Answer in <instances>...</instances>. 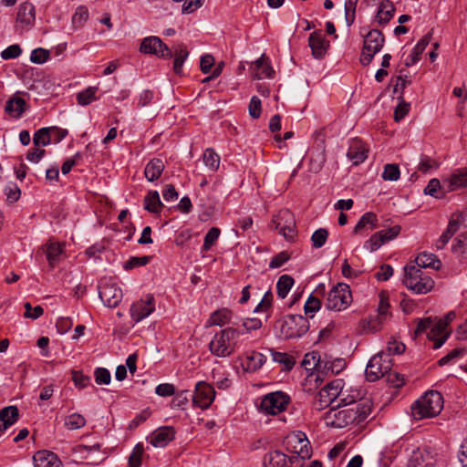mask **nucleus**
I'll return each instance as SVG.
<instances>
[{
	"instance_id": "f257e3e1",
	"label": "nucleus",
	"mask_w": 467,
	"mask_h": 467,
	"mask_svg": "<svg viewBox=\"0 0 467 467\" xmlns=\"http://www.w3.org/2000/svg\"><path fill=\"white\" fill-rule=\"evenodd\" d=\"M371 412V401L360 400L352 407L339 410L336 405L325 414L327 426L342 429L353 423L364 421Z\"/></svg>"
},
{
	"instance_id": "f03ea898",
	"label": "nucleus",
	"mask_w": 467,
	"mask_h": 467,
	"mask_svg": "<svg viewBox=\"0 0 467 467\" xmlns=\"http://www.w3.org/2000/svg\"><path fill=\"white\" fill-rule=\"evenodd\" d=\"M243 331L239 328L227 327L216 333L209 344L212 354L219 358L231 356L237 346V341Z\"/></svg>"
},
{
	"instance_id": "7ed1b4c3",
	"label": "nucleus",
	"mask_w": 467,
	"mask_h": 467,
	"mask_svg": "<svg viewBox=\"0 0 467 467\" xmlns=\"http://www.w3.org/2000/svg\"><path fill=\"white\" fill-rule=\"evenodd\" d=\"M443 408V398L438 391L425 393L411 406V415L417 420L432 418L440 414Z\"/></svg>"
},
{
	"instance_id": "20e7f679",
	"label": "nucleus",
	"mask_w": 467,
	"mask_h": 467,
	"mask_svg": "<svg viewBox=\"0 0 467 467\" xmlns=\"http://www.w3.org/2000/svg\"><path fill=\"white\" fill-rule=\"evenodd\" d=\"M404 285L415 294H427L434 287L433 279L419 266L409 265L404 267Z\"/></svg>"
},
{
	"instance_id": "39448f33",
	"label": "nucleus",
	"mask_w": 467,
	"mask_h": 467,
	"mask_svg": "<svg viewBox=\"0 0 467 467\" xmlns=\"http://www.w3.org/2000/svg\"><path fill=\"white\" fill-rule=\"evenodd\" d=\"M275 328L285 339L300 337L309 329V322L301 315H286L276 321Z\"/></svg>"
},
{
	"instance_id": "423d86ee",
	"label": "nucleus",
	"mask_w": 467,
	"mask_h": 467,
	"mask_svg": "<svg viewBox=\"0 0 467 467\" xmlns=\"http://www.w3.org/2000/svg\"><path fill=\"white\" fill-rule=\"evenodd\" d=\"M345 382L341 379H334L325 385L315 397L314 407L317 410H322L337 401V398L343 395Z\"/></svg>"
},
{
	"instance_id": "0eeeda50",
	"label": "nucleus",
	"mask_w": 467,
	"mask_h": 467,
	"mask_svg": "<svg viewBox=\"0 0 467 467\" xmlns=\"http://www.w3.org/2000/svg\"><path fill=\"white\" fill-rule=\"evenodd\" d=\"M385 37L381 31L378 29L370 30L364 37L363 48L360 55V63L368 66L373 59L374 56L383 47Z\"/></svg>"
},
{
	"instance_id": "6e6552de",
	"label": "nucleus",
	"mask_w": 467,
	"mask_h": 467,
	"mask_svg": "<svg viewBox=\"0 0 467 467\" xmlns=\"http://www.w3.org/2000/svg\"><path fill=\"white\" fill-rule=\"evenodd\" d=\"M392 368V358L384 352L374 355L368 361L366 368V378L368 381L374 382L387 375Z\"/></svg>"
},
{
	"instance_id": "1a4fd4ad",
	"label": "nucleus",
	"mask_w": 467,
	"mask_h": 467,
	"mask_svg": "<svg viewBox=\"0 0 467 467\" xmlns=\"http://www.w3.org/2000/svg\"><path fill=\"white\" fill-rule=\"evenodd\" d=\"M352 302V295L347 284L339 283L328 293L326 306L329 310L341 311Z\"/></svg>"
},
{
	"instance_id": "9d476101",
	"label": "nucleus",
	"mask_w": 467,
	"mask_h": 467,
	"mask_svg": "<svg viewBox=\"0 0 467 467\" xmlns=\"http://www.w3.org/2000/svg\"><path fill=\"white\" fill-rule=\"evenodd\" d=\"M272 224L286 240H291L296 235V220L288 209L281 210L274 216Z\"/></svg>"
},
{
	"instance_id": "9b49d317",
	"label": "nucleus",
	"mask_w": 467,
	"mask_h": 467,
	"mask_svg": "<svg viewBox=\"0 0 467 467\" xmlns=\"http://www.w3.org/2000/svg\"><path fill=\"white\" fill-rule=\"evenodd\" d=\"M288 402L289 397L284 392H271L262 399L260 410L266 414L275 415L285 410Z\"/></svg>"
},
{
	"instance_id": "f8f14e48",
	"label": "nucleus",
	"mask_w": 467,
	"mask_h": 467,
	"mask_svg": "<svg viewBox=\"0 0 467 467\" xmlns=\"http://www.w3.org/2000/svg\"><path fill=\"white\" fill-rule=\"evenodd\" d=\"M155 310V299L152 294L133 302L130 307L132 321L137 324L148 317Z\"/></svg>"
},
{
	"instance_id": "ddd939ff",
	"label": "nucleus",
	"mask_w": 467,
	"mask_h": 467,
	"mask_svg": "<svg viewBox=\"0 0 467 467\" xmlns=\"http://www.w3.org/2000/svg\"><path fill=\"white\" fill-rule=\"evenodd\" d=\"M140 51L144 54H152L163 58L171 57L172 56V52L167 45L164 44L160 37L154 36L143 38L140 47Z\"/></svg>"
},
{
	"instance_id": "4468645a",
	"label": "nucleus",
	"mask_w": 467,
	"mask_h": 467,
	"mask_svg": "<svg viewBox=\"0 0 467 467\" xmlns=\"http://www.w3.org/2000/svg\"><path fill=\"white\" fill-rule=\"evenodd\" d=\"M192 402L201 409H207L215 398L214 388L203 381H200L195 386L194 394L192 396Z\"/></svg>"
},
{
	"instance_id": "2eb2a0df",
	"label": "nucleus",
	"mask_w": 467,
	"mask_h": 467,
	"mask_svg": "<svg viewBox=\"0 0 467 467\" xmlns=\"http://www.w3.org/2000/svg\"><path fill=\"white\" fill-rule=\"evenodd\" d=\"M99 296L109 307H116L122 299V291L115 284L105 282L99 285Z\"/></svg>"
},
{
	"instance_id": "dca6fc26",
	"label": "nucleus",
	"mask_w": 467,
	"mask_h": 467,
	"mask_svg": "<svg viewBox=\"0 0 467 467\" xmlns=\"http://www.w3.org/2000/svg\"><path fill=\"white\" fill-rule=\"evenodd\" d=\"M286 445L294 453L303 457L311 456V447L305 433L298 431L287 437Z\"/></svg>"
},
{
	"instance_id": "f3484780",
	"label": "nucleus",
	"mask_w": 467,
	"mask_h": 467,
	"mask_svg": "<svg viewBox=\"0 0 467 467\" xmlns=\"http://www.w3.org/2000/svg\"><path fill=\"white\" fill-rule=\"evenodd\" d=\"M36 19L35 7L31 3L25 2L19 5L16 26L22 31L29 30Z\"/></svg>"
},
{
	"instance_id": "a211bd4d",
	"label": "nucleus",
	"mask_w": 467,
	"mask_h": 467,
	"mask_svg": "<svg viewBox=\"0 0 467 467\" xmlns=\"http://www.w3.org/2000/svg\"><path fill=\"white\" fill-rule=\"evenodd\" d=\"M447 192L467 189V167L457 168L445 177Z\"/></svg>"
},
{
	"instance_id": "6ab92c4d",
	"label": "nucleus",
	"mask_w": 467,
	"mask_h": 467,
	"mask_svg": "<svg viewBox=\"0 0 467 467\" xmlns=\"http://www.w3.org/2000/svg\"><path fill=\"white\" fill-rule=\"evenodd\" d=\"M308 45L312 50L313 57L317 59L322 58L329 47L328 41L325 39V36L320 30L310 34Z\"/></svg>"
},
{
	"instance_id": "aec40b11",
	"label": "nucleus",
	"mask_w": 467,
	"mask_h": 467,
	"mask_svg": "<svg viewBox=\"0 0 467 467\" xmlns=\"http://www.w3.org/2000/svg\"><path fill=\"white\" fill-rule=\"evenodd\" d=\"M175 437V431L172 427H161L154 431L150 438L149 442L156 448H164L173 441Z\"/></svg>"
},
{
	"instance_id": "412c9836",
	"label": "nucleus",
	"mask_w": 467,
	"mask_h": 467,
	"mask_svg": "<svg viewBox=\"0 0 467 467\" xmlns=\"http://www.w3.org/2000/svg\"><path fill=\"white\" fill-rule=\"evenodd\" d=\"M368 151L366 145L360 140L356 139L350 142L347 156L354 165H358L368 158Z\"/></svg>"
},
{
	"instance_id": "4be33fe9",
	"label": "nucleus",
	"mask_w": 467,
	"mask_h": 467,
	"mask_svg": "<svg viewBox=\"0 0 467 467\" xmlns=\"http://www.w3.org/2000/svg\"><path fill=\"white\" fill-rule=\"evenodd\" d=\"M33 459L35 467H62L61 461L52 451H37Z\"/></svg>"
},
{
	"instance_id": "5701e85b",
	"label": "nucleus",
	"mask_w": 467,
	"mask_h": 467,
	"mask_svg": "<svg viewBox=\"0 0 467 467\" xmlns=\"http://www.w3.org/2000/svg\"><path fill=\"white\" fill-rule=\"evenodd\" d=\"M431 39V34L425 35L414 47L411 53L405 59V66L410 67L420 59L421 53L425 50Z\"/></svg>"
},
{
	"instance_id": "b1692460",
	"label": "nucleus",
	"mask_w": 467,
	"mask_h": 467,
	"mask_svg": "<svg viewBox=\"0 0 467 467\" xmlns=\"http://www.w3.org/2000/svg\"><path fill=\"white\" fill-rule=\"evenodd\" d=\"M165 165L162 160L154 158L146 164L144 175L149 182H155L161 177Z\"/></svg>"
},
{
	"instance_id": "393cba45",
	"label": "nucleus",
	"mask_w": 467,
	"mask_h": 467,
	"mask_svg": "<svg viewBox=\"0 0 467 467\" xmlns=\"http://www.w3.org/2000/svg\"><path fill=\"white\" fill-rule=\"evenodd\" d=\"M445 186V178L441 182L439 179H431L424 188V193L436 199H442L449 192Z\"/></svg>"
},
{
	"instance_id": "a878e982",
	"label": "nucleus",
	"mask_w": 467,
	"mask_h": 467,
	"mask_svg": "<svg viewBox=\"0 0 467 467\" xmlns=\"http://www.w3.org/2000/svg\"><path fill=\"white\" fill-rule=\"evenodd\" d=\"M415 266H419L421 270L423 268L440 269L441 266V261L431 253L423 252L420 254L415 260Z\"/></svg>"
},
{
	"instance_id": "bb28decb",
	"label": "nucleus",
	"mask_w": 467,
	"mask_h": 467,
	"mask_svg": "<svg viewBox=\"0 0 467 467\" xmlns=\"http://www.w3.org/2000/svg\"><path fill=\"white\" fill-rule=\"evenodd\" d=\"M395 6L389 0H383L379 6L376 19L379 24H387L394 16Z\"/></svg>"
},
{
	"instance_id": "cd10ccee",
	"label": "nucleus",
	"mask_w": 467,
	"mask_h": 467,
	"mask_svg": "<svg viewBox=\"0 0 467 467\" xmlns=\"http://www.w3.org/2000/svg\"><path fill=\"white\" fill-rule=\"evenodd\" d=\"M343 392H344V394L340 395L337 398V401L336 404L337 408L352 407V406H355L356 404H358L360 400H362L360 398V392L357 389H350V390L343 389Z\"/></svg>"
},
{
	"instance_id": "c85d7f7f",
	"label": "nucleus",
	"mask_w": 467,
	"mask_h": 467,
	"mask_svg": "<svg viewBox=\"0 0 467 467\" xmlns=\"http://www.w3.org/2000/svg\"><path fill=\"white\" fill-rule=\"evenodd\" d=\"M26 109V101L20 97H15L7 100L5 110L10 116L19 118Z\"/></svg>"
},
{
	"instance_id": "c756f323",
	"label": "nucleus",
	"mask_w": 467,
	"mask_h": 467,
	"mask_svg": "<svg viewBox=\"0 0 467 467\" xmlns=\"http://www.w3.org/2000/svg\"><path fill=\"white\" fill-rule=\"evenodd\" d=\"M265 467H286L287 456L280 451L268 452L264 459Z\"/></svg>"
},
{
	"instance_id": "7c9ffc66",
	"label": "nucleus",
	"mask_w": 467,
	"mask_h": 467,
	"mask_svg": "<svg viewBox=\"0 0 467 467\" xmlns=\"http://www.w3.org/2000/svg\"><path fill=\"white\" fill-rule=\"evenodd\" d=\"M162 202L157 191H150L144 198V209L151 213H159Z\"/></svg>"
},
{
	"instance_id": "2f4dec72",
	"label": "nucleus",
	"mask_w": 467,
	"mask_h": 467,
	"mask_svg": "<svg viewBox=\"0 0 467 467\" xmlns=\"http://www.w3.org/2000/svg\"><path fill=\"white\" fill-rule=\"evenodd\" d=\"M274 70L272 67L266 62L265 55H262L261 57L255 61L254 77L262 79L265 78H272Z\"/></svg>"
},
{
	"instance_id": "473e14b6",
	"label": "nucleus",
	"mask_w": 467,
	"mask_h": 467,
	"mask_svg": "<svg viewBox=\"0 0 467 467\" xmlns=\"http://www.w3.org/2000/svg\"><path fill=\"white\" fill-rule=\"evenodd\" d=\"M89 16L88 9L85 5L77 7L71 17V26L74 30H78L84 26Z\"/></svg>"
},
{
	"instance_id": "72a5a7b5",
	"label": "nucleus",
	"mask_w": 467,
	"mask_h": 467,
	"mask_svg": "<svg viewBox=\"0 0 467 467\" xmlns=\"http://www.w3.org/2000/svg\"><path fill=\"white\" fill-rule=\"evenodd\" d=\"M293 285L294 279L292 276L288 275H281L276 283L277 296L282 299L285 298Z\"/></svg>"
},
{
	"instance_id": "f704fd0d",
	"label": "nucleus",
	"mask_w": 467,
	"mask_h": 467,
	"mask_svg": "<svg viewBox=\"0 0 467 467\" xmlns=\"http://www.w3.org/2000/svg\"><path fill=\"white\" fill-rule=\"evenodd\" d=\"M265 360L266 358L262 353L254 351L246 356L245 369L255 371L265 364Z\"/></svg>"
},
{
	"instance_id": "c9c22d12",
	"label": "nucleus",
	"mask_w": 467,
	"mask_h": 467,
	"mask_svg": "<svg viewBox=\"0 0 467 467\" xmlns=\"http://www.w3.org/2000/svg\"><path fill=\"white\" fill-rule=\"evenodd\" d=\"M377 222V215L374 213H366L360 217L359 221L356 224L354 232L358 234L367 225H368L370 229L373 230L378 227Z\"/></svg>"
},
{
	"instance_id": "e433bc0d",
	"label": "nucleus",
	"mask_w": 467,
	"mask_h": 467,
	"mask_svg": "<svg viewBox=\"0 0 467 467\" xmlns=\"http://www.w3.org/2000/svg\"><path fill=\"white\" fill-rule=\"evenodd\" d=\"M232 313L226 308L214 311L209 318L210 325L223 327L231 319Z\"/></svg>"
},
{
	"instance_id": "4c0bfd02",
	"label": "nucleus",
	"mask_w": 467,
	"mask_h": 467,
	"mask_svg": "<svg viewBox=\"0 0 467 467\" xmlns=\"http://www.w3.org/2000/svg\"><path fill=\"white\" fill-rule=\"evenodd\" d=\"M188 56L189 52L187 51L185 46L182 44L179 45L174 51L173 70L176 74L182 73V65Z\"/></svg>"
},
{
	"instance_id": "58836bf2",
	"label": "nucleus",
	"mask_w": 467,
	"mask_h": 467,
	"mask_svg": "<svg viewBox=\"0 0 467 467\" xmlns=\"http://www.w3.org/2000/svg\"><path fill=\"white\" fill-rule=\"evenodd\" d=\"M203 162L211 171H215L220 166V156L213 149H206L202 155Z\"/></svg>"
},
{
	"instance_id": "ea45409f",
	"label": "nucleus",
	"mask_w": 467,
	"mask_h": 467,
	"mask_svg": "<svg viewBox=\"0 0 467 467\" xmlns=\"http://www.w3.org/2000/svg\"><path fill=\"white\" fill-rule=\"evenodd\" d=\"M97 90V87H88V88L78 93V103L81 106H88L93 101H96L98 99V98L96 97Z\"/></svg>"
},
{
	"instance_id": "a19ab883",
	"label": "nucleus",
	"mask_w": 467,
	"mask_h": 467,
	"mask_svg": "<svg viewBox=\"0 0 467 467\" xmlns=\"http://www.w3.org/2000/svg\"><path fill=\"white\" fill-rule=\"evenodd\" d=\"M63 250L59 244L50 243L47 247V259L48 261L49 265L53 268L56 266L58 262L59 255L62 254Z\"/></svg>"
},
{
	"instance_id": "79ce46f5",
	"label": "nucleus",
	"mask_w": 467,
	"mask_h": 467,
	"mask_svg": "<svg viewBox=\"0 0 467 467\" xmlns=\"http://www.w3.org/2000/svg\"><path fill=\"white\" fill-rule=\"evenodd\" d=\"M273 360L276 363L282 364L285 370H290L296 364L294 358L286 353L271 351Z\"/></svg>"
},
{
	"instance_id": "37998d69",
	"label": "nucleus",
	"mask_w": 467,
	"mask_h": 467,
	"mask_svg": "<svg viewBox=\"0 0 467 467\" xmlns=\"http://www.w3.org/2000/svg\"><path fill=\"white\" fill-rule=\"evenodd\" d=\"M54 128H41L39 129L33 137L34 145L38 146H47L51 143L50 139V130Z\"/></svg>"
},
{
	"instance_id": "c03bdc74",
	"label": "nucleus",
	"mask_w": 467,
	"mask_h": 467,
	"mask_svg": "<svg viewBox=\"0 0 467 467\" xmlns=\"http://www.w3.org/2000/svg\"><path fill=\"white\" fill-rule=\"evenodd\" d=\"M440 167L439 161L427 155H421L418 165V170L423 173H429Z\"/></svg>"
},
{
	"instance_id": "a18cd8bd",
	"label": "nucleus",
	"mask_w": 467,
	"mask_h": 467,
	"mask_svg": "<svg viewBox=\"0 0 467 467\" xmlns=\"http://www.w3.org/2000/svg\"><path fill=\"white\" fill-rule=\"evenodd\" d=\"M85 424L86 419L79 413H72L65 419V426L70 431L78 430Z\"/></svg>"
},
{
	"instance_id": "49530a36",
	"label": "nucleus",
	"mask_w": 467,
	"mask_h": 467,
	"mask_svg": "<svg viewBox=\"0 0 467 467\" xmlns=\"http://www.w3.org/2000/svg\"><path fill=\"white\" fill-rule=\"evenodd\" d=\"M381 177L384 181L396 182L400 177V171L398 164L389 163L383 168Z\"/></svg>"
},
{
	"instance_id": "de8ad7c7",
	"label": "nucleus",
	"mask_w": 467,
	"mask_h": 467,
	"mask_svg": "<svg viewBox=\"0 0 467 467\" xmlns=\"http://www.w3.org/2000/svg\"><path fill=\"white\" fill-rule=\"evenodd\" d=\"M327 237L328 232L327 229L319 228L316 230L311 236L313 247L316 249L321 248L326 244Z\"/></svg>"
},
{
	"instance_id": "09e8293b",
	"label": "nucleus",
	"mask_w": 467,
	"mask_h": 467,
	"mask_svg": "<svg viewBox=\"0 0 467 467\" xmlns=\"http://www.w3.org/2000/svg\"><path fill=\"white\" fill-rule=\"evenodd\" d=\"M143 451L144 447L141 443L135 445L129 457V467H140Z\"/></svg>"
},
{
	"instance_id": "8fccbe9b",
	"label": "nucleus",
	"mask_w": 467,
	"mask_h": 467,
	"mask_svg": "<svg viewBox=\"0 0 467 467\" xmlns=\"http://www.w3.org/2000/svg\"><path fill=\"white\" fill-rule=\"evenodd\" d=\"M150 256L143 255V256H131L130 257L124 264L125 270H131L136 267L146 265L150 261Z\"/></svg>"
},
{
	"instance_id": "3c124183",
	"label": "nucleus",
	"mask_w": 467,
	"mask_h": 467,
	"mask_svg": "<svg viewBox=\"0 0 467 467\" xmlns=\"http://www.w3.org/2000/svg\"><path fill=\"white\" fill-rule=\"evenodd\" d=\"M221 231L217 227L211 228L204 236L202 250L208 251L214 244L220 236Z\"/></svg>"
},
{
	"instance_id": "603ef678",
	"label": "nucleus",
	"mask_w": 467,
	"mask_h": 467,
	"mask_svg": "<svg viewBox=\"0 0 467 467\" xmlns=\"http://www.w3.org/2000/svg\"><path fill=\"white\" fill-rule=\"evenodd\" d=\"M382 236L383 234L377 232L364 243V248L369 252L378 250L385 243Z\"/></svg>"
},
{
	"instance_id": "864d4df0",
	"label": "nucleus",
	"mask_w": 467,
	"mask_h": 467,
	"mask_svg": "<svg viewBox=\"0 0 467 467\" xmlns=\"http://www.w3.org/2000/svg\"><path fill=\"white\" fill-rule=\"evenodd\" d=\"M321 307L320 300L313 296H309L304 306L305 314L313 317L314 314Z\"/></svg>"
},
{
	"instance_id": "5fc2aeb1",
	"label": "nucleus",
	"mask_w": 467,
	"mask_h": 467,
	"mask_svg": "<svg viewBox=\"0 0 467 467\" xmlns=\"http://www.w3.org/2000/svg\"><path fill=\"white\" fill-rule=\"evenodd\" d=\"M452 251L455 254L467 255V232L458 235L455 244L452 245Z\"/></svg>"
},
{
	"instance_id": "6e6d98bb",
	"label": "nucleus",
	"mask_w": 467,
	"mask_h": 467,
	"mask_svg": "<svg viewBox=\"0 0 467 467\" xmlns=\"http://www.w3.org/2000/svg\"><path fill=\"white\" fill-rule=\"evenodd\" d=\"M49 58V51L38 47L34 49L30 54V61L35 64H43Z\"/></svg>"
},
{
	"instance_id": "4d7b16f0",
	"label": "nucleus",
	"mask_w": 467,
	"mask_h": 467,
	"mask_svg": "<svg viewBox=\"0 0 467 467\" xmlns=\"http://www.w3.org/2000/svg\"><path fill=\"white\" fill-rule=\"evenodd\" d=\"M192 395L189 390H182L178 392L171 400L172 408H182L189 402L190 397Z\"/></svg>"
},
{
	"instance_id": "13d9d810",
	"label": "nucleus",
	"mask_w": 467,
	"mask_h": 467,
	"mask_svg": "<svg viewBox=\"0 0 467 467\" xmlns=\"http://www.w3.org/2000/svg\"><path fill=\"white\" fill-rule=\"evenodd\" d=\"M95 381L99 385H109L111 380L110 372L104 368H98L94 372Z\"/></svg>"
},
{
	"instance_id": "bf43d9fd",
	"label": "nucleus",
	"mask_w": 467,
	"mask_h": 467,
	"mask_svg": "<svg viewBox=\"0 0 467 467\" xmlns=\"http://www.w3.org/2000/svg\"><path fill=\"white\" fill-rule=\"evenodd\" d=\"M407 467H433V463L431 461L424 460L420 452H414Z\"/></svg>"
},
{
	"instance_id": "052dcab7",
	"label": "nucleus",
	"mask_w": 467,
	"mask_h": 467,
	"mask_svg": "<svg viewBox=\"0 0 467 467\" xmlns=\"http://www.w3.org/2000/svg\"><path fill=\"white\" fill-rule=\"evenodd\" d=\"M22 53V49L19 45L14 44L7 47L1 52V57L4 60H9L18 57Z\"/></svg>"
},
{
	"instance_id": "680f3d73",
	"label": "nucleus",
	"mask_w": 467,
	"mask_h": 467,
	"mask_svg": "<svg viewBox=\"0 0 467 467\" xmlns=\"http://www.w3.org/2000/svg\"><path fill=\"white\" fill-rule=\"evenodd\" d=\"M24 307V317L26 318L37 319L43 315L44 312L42 306H36L35 307H32V306L28 302L25 303Z\"/></svg>"
},
{
	"instance_id": "e2e57ef3",
	"label": "nucleus",
	"mask_w": 467,
	"mask_h": 467,
	"mask_svg": "<svg viewBox=\"0 0 467 467\" xmlns=\"http://www.w3.org/2000/svg\"><path fill=\"white\" fill-rule=\"evenodd\" d=\"M249 115L253 119H258L261 115L262 110V103L259 98L256 96H253L251 98L250 103H249Z\"/></svg>"
},
{
	"instance_id": "0e129e2a",
	"label": "nucleus",
	"mask_w": 467,
	"mask_h": 467,
	"mask_svg": "<svg viewBox=\"0 0 467 467\" xmlns=\"http://www.w3.org/2000/svg\"><path fill=\"white\" fill-rule=\"evenodd\" d=\"M155 393L161 397H171L175 394V387L171 383H161L155 388Z\"/></svg>"
},
{
	"instance_id": "69168bd1",
	"label": "nucleus",
	"mask_w": 467,
	"mask_h": 467,
	"mask_svg": "<svg viewBox=\"0 0 467 467\" xmlns=\"http://www.w3.org/2000/svg\"><path fill=\"white\" fill-rule=\"evenodd\" d=\"M466 353V349L464 348H456L452 349L451 352H449L446 356H444L442 358H441L440 363L441 365L447 364L455 358H458L460 357H463Z\"/></svg>"
},
{
	"instance_id": "338daca9",
	"label": "nucleus",
	"mask_w": 467,
	"mask_h": 467,
	"mask_svg": "<svg viewBox=\"0 0 467 467\" xmlns=\"http://www.w3.org/2000/svg\"><path fill=\"white\" fill-rule=\"evenodd\" d=\"M72 380L74 381L75 386L79 389H84L90 383V378L85 376L79 371L72 372Z\"/></svg>"
},
{
	"instance_id": "774afa93",
	"label": "nucleus",
	"mask_w": 467,
	"mask_h": 467,
	"mask_svg": "<svg viewBox=\"0 0 467 467\" xmlns=\"http://www.w3.org/2000/svg\"><path fill=\"white\" fill-rule=\"evenodd\" d=\"M290 256L286 252H281L275 255L269 263L271 269L281 267L285 262L289 260Z\"/></svg>"
}]
</instances>
